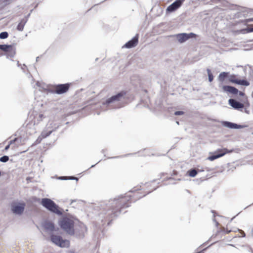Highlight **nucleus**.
Here are the masks:
<instances>
[{
  "instance_id": "a19ab883",
  "label": "nucleus",
  "mask_w": 253,
  "mask_h": 253,
  "mask_svg": "<svg viewBox=\"0 0 253 253\" xmlns=\"http://www.w3.org/2000/svg\"><path fill=\"white\" fill-rule=\"evenodd\" d=\"M10 145L11 144H9V143L7 145H6L4 148L5 150H7L9 148Z\"/></svg>"
},
{
  "instance_id": "39448f33",
  "label": "nucleus",
  "mask_w": 253,
  "mask_h": 253,
  "mask_svg": "<svg viewBox=\"0 0 253 253\" xmlns=\"http://www.w3.org/2000/svg\"><path fill=\"white\" fill-rule=\"evenodd\" d=\"M232 151V150H229L227 148H224L223 149H218L213 153H210V155L208 157L207 159L211 161H212L223 156L227 153H231Z\"/></svg>"
},
{
  "instance_id": "2eb2a0df",
  "label": "nucleus",
  "mask_w": 253,
  "mask_h": 253,
  "mask_svg": "<svg viewBox=\"0 0 253 253\" xmlns=\"http://www.w3.org/2000/svg\"><path fill=\"white\" fill-rule=\"evenodd\" d=\"M229 80L231 83L236 84L238 85H244L246 86H249L250 85V83L246 80H239L235 79L234 76H231Z\"/></svg>"
},
{
  "instance_id": "7ed1b4c3",
  "label": "nucleus",
  "mask_w": 253,
  "mask_h": 253,
  "mask_svg": "<svg viewBox=\"0 0 253 253\" xmlns=\"http://www.w3.org/2000/svg\"><path fill=\"white\" fill-rule=\"evenodd\" d=\"M59 225L68 234L70 235L74 234V222L72 219L66 216L63 217L61 220L59 221Z\"/></svg>"
},
{
  "instance_id": "9b49d317",
  "label": "nucleus",
  "mask_w": 253,
  "mask_h": 253,
  "mask_svg": "<svg viewBox=\"0 0 253 253\" xmlns=\"http://www.w3.org/2000/svg\"><path fill=\"white\" fill-rule=\"evenodd\" d=\"M25 207V204L24 203L13 205L11 207V211L13 213L21 215L24 211Z\"/></svg>"
},
{
  "instance_id": "20e7f679",
  "label": "nucleus",
  "mask_w": 253,
  "mask_h": 253,
  "mask_svg": "<svg viewBox=\"0 0 253 253\" xmlns=\"http://www.w3.org/2000/svg\"><path fill=\"white\" fill-rule=\"evenodd\" d=\"M87 231V227L83 223H80L74 229V234L76 238L82 239L85 237V234Z\"/></svg>"
},
{
  "instance_id": "f257e3e1",
  "label": "nucleus",
  "mask_w": 253,
  "mask_h": 253,
  "mask_svg": "<svg viewBox=\"0 0 253 253\" xmlns=\"http://www.w3.org/2000/svg\"><path fill=\"white\" fill-rule=\"evenodd\" d=\"M130 199V196L121 195L109 201L105 206L101 205L103 210L99 214L102 218L101 221L108 222L107 224L109 225L111 222L120 214L122 209L129 206L128 202Z\"/></svg>"
},
{
  "instance_id": "a18cd8bd",
  "label": "nucleus",
  "mask_w": 253,
  "mask_h": 253,
  "mask_svg": "<svg viewBox=\"0 0 253 253\" xmlns=\"http://www.w3.org/2000/svg\"><path fill=\"white\" fill-rule=\"evenodd\" d=\"M218 224H219L218 222L217 221H216L215 225H216V226L217 227H218Z\"/></svg>"
},
{
  "instance_id": "473e14b6",
  "label": "nucleus",
  "mask_w": 253,
  "mask_h": 253,
  "mask_svg": "<svg viewBox=\"0 0 253 253\" xmlns=\"http://www.w3.org/2000/svg\"><path fill=\"white\" fill-rule=\"evenodd\" d=\"M33 11V9L31 10L30 11V12L26 16H25L23 19H26V22L28 21V18H29V17L30 16V15H31V12H32Z\"/></svg>"
},
{
  "instance_id": "f8f14e48",
  "label": "nucleus",
  "mask_w": 253,
  "mask_h": 253,
  "mask_svg": "<svg viewBox=\"0 0 253 253\" xmlns=\"http://www.w3.org/2000/svg\"><path fill=\"white\" fill-rule=\"evenodd\" d=\"M229 104L234 109L243 112L244 105L243 103L237 101L235 99H230L228 100Z\"/></svg>"
},
{
  "instance_id": "4c0bfd02",
  "label": "nucleus",
  "mask_w": 253,
  "mask_h": 253,
  "mask_svg": "<svg viewBox=\"0 0 253 253\" xmlns=\"http://www.w3.org/2000/svg\"><path fill=\"white\" fill-rule=\"evenodd\" d=\"M59 179H61V180H67V179H68V178H67L66 177H65V176H60V177H59Z\"/></svg>"
},
{
  "instance_id": "423d86ee",
  "label": "nucleus",
  "mask_w": 253,
  "mask_h": 253,
  "mask_svg": "<svg viewBox=\"0 0 253 253\" xmlns=\"http://www.w3.org/2000/svg\"><path fill=\"white\" fill-rule=\"evenodd\" d=\"M51 241L55 245L64 248L66 247L67 244L68 245L69 242L66 240H63L61 236L55 235H51Z\"/></svg>"
},
{
  "instance_id": "864d4df0",
  "label": "nucleus",
  "mask_w": 253,
  "mask_h": 253,
  "mask_svg": "<svg viewBox=\"0 0 253 253\" xmlns=\"http://www.w3.org/2000/svg\"><path fill=\"white\" fill-rule=\"evenodd\" d=\"M169 180L172 179V178H171V177H169Z\"/></svg>"
},
{
  "instance_id": "2f4dec72",
  "label": "nucleus",
  "mask_w": 253,
  "mask_h": 253,
  "mask_svg": "<svg viewBox=\"0 0 253 253\" xmlns=\"http://www.w3.org/2000/svg\"><path fill=\"white\" fill-rule=\"evenodd\" d=\"M184 114V112L182 111H177L174 112V115L176 116L181 115Z\"/></svg>"
},
{
  "instance_id": "0eeeda50",
  "label": "nucleus",
  "mask_w": 253,
  "mask_h": 253,
  "mask_svg": "<svg viewBox=\"0 0 253 253\" xmlns=\"http://www.w3.org/2000/svg\"><path fill=\"white\" fill-rule=\"evenodd\" d=\"M196 35L193 33H182L176 35L177 40L180 43H183L187 40L190 39L196 38Z\"/></svg>"
},
{
  "instance_id": "37998d69",
  "label": "nucleus",
  "mask_w": 253,
  "mask_h": 253,
  "mask_svg": "<svg viewBox=\"0 0 253 253\" xmlns=\"http://www.w3.org/2000/svg\"><path fill=\"white\" fill-rule=\"evenodd\" d=\"M41 83L39 82H38L37 83H36V84L39 86H41Z\"/></svg>"
},
{
  "instance_id": "1a4fd4ad",
  "label": "nucleus",
  "mask_w": 253,
  "mask_h": 253,
  "mask_svg": "<svg viewBox=\"0 0 253 253\" xmlns=\"http://www.w3.org/2000/svg\"><path fill=\"white\" fill-rule=\"evenodd\" d=\"M55 86V93L57 94H62L66 93L68 91L70 86V84H58Z\"/></svg>"
},
{
  "instance_id": "f3484780",
  "label": "nucleus",
  "mask_w": 253,
  "mask_h": 253,
  "mask_svg": "<svg viewBox=\"0 0 253 253\" xmlns=\"http://www.w3.org/2000/svg\"><path fill=\"white\" fill-rule=\"evenodd\" d=\"M42 226L45 230L47 231H50L51 232L56 231L54 223L48 221H45L43 223Z\"/></svg>"
},
{
  "instance_id": "ea45409f",
  "label": "nucleus",
  "mask_w": 253,
  "mask_h": 253,
  "mask_svg": "<svg viewBox=\"0 0 253 253\" xmlns=\"http://www.w3.org/2000/svg\"><path fill=\"white\" fill-rule=\"evenodd\" d=\"M243 109L244 110V112H245V113H246L247 114H249L250 113V111H249L247 108H245L244 107V109Z\"/></svg>"
},
{
  "instance_id": "c03bdc74",
  "label": "nucleus",
  "mask_w": 253,
  "mask_h": 253,
  "mask_svg": "<svg viewBox=\"0 0 253 253\" xmlns=\"http://www.w3.org/2000/svg\"><path fill=\"white\" fill-rule=\"evenodd\" d=\"M211 211L212 213H213V217H215L214 213H215V211H213V210H212Z\"/></svg>"
},
{
  "instance_id": "ddd939ff",
  "label": "nucleus",
  "mask_w": 253,
  "mask_h": 253,
  "mask_svg": "<svg viewBox=\"0 0 253 253\" xmlns=\"http://www.w3.org/2000/svg\"><path fill=\"white\" fill-rule=\"evenodd\" d=\"M138 38L139 35L138 34H136L131 40L126 42L123 47H126V48L134 47L138 44Z\"/></svg>"
},
{
  "instance_id": "dca6fc26",
  "label": "nucleus",
  "mask_w": 253,
  "mask_h": 253,
  "mask_svg": "<svg viewBox=\"0 0 253 253\" xmlns=\"http://www.w3.org/2000/svg\"><path fill=\"white\" fill-rule=\"evenodd\" d=\"M222 89L224 91L229 92L234 95L237 94L239 92L237 88L230 85H223L222 86Z\"/></svg>"
},
{
  "instance_id": "de8ad7c7",
  "label": "nucleus",
  "mask_w": 253,
  "mask_h": 253,
  "mask_svg": "<svg viewBox=\"0 0 253 253\" xmlns=\"http://www.w3.org/2000/svg\"><path fill=\"white\" fill-rule=\"evenodd\" d=\"M235 217H236V216H234L233 218H232L230 219V222H231Z\"/></svg>"
},
{
  "instance_id": "cd10ccee",
  "label": "nucleus",
  "mask_w": 253,
  "mask_h": 253,
  "mask_svg": "<svg viewBox=\"0 0 253 253\" xmlns=\"http://www.w3.org/2000/svg\"><path fill=\"white\" fill-rule=\"evenodd\" d=\"M9 160V157L6 155L3 156L0 158V162L6 163Z\"/></svg>"
},
{
  "instance_id": "5fc2aeb1",
  "label": "nucleus",
  "mask_w": 253,
  "mask_h": 253,
  "mask_svg": "<svg viewBox=\"0 0 253 253\" xmlns=\"http://www.w3.org/2000/svg\"><path fill=\"white\" fill-rule=\"evenodd\" d=\"M176 124H177V125H179V122L177 121V122H176Z\"/></svg>"
},
{
  "instance_id": "6ab92c4d",
  "label": "nucleus",
  "mask_w": 253,
  "mask_h": 253,
  "mask_svg": "<svg viewBox=\"0 0 253 253\" xmlns=\"http://www.w3.org/2000/svg\"><path fill=\"white\" fill-rule=\"evenodd\" d=\"M27 22H26V19H22L20 22L18 23L16 29L19 31H22Z\"/></svg>"
},
{
  "instance_id": "f03ea898",
  "label": "nucleus",
  "mask_w": 253,
  "mask_h": 253,
  "mask_svg": "<svg viewBox=\"0 0 253 253\" xmlns=\"http://www.w3.org/2000/svg\"><path fill=\"white\" fill-rule=\"evenodd\" d=\"M42 205L49 211L58 215H62V211L59 210V206L52 200L43 198L41 201Z\"/></svg>"
},
{
  "instance_id": "c85d7f7f",
  "label": "nucleus",
  "mask_w": 253,
  "mask_h": 253,
  "mask_svg": "<svg viewBox=\"0 0 253 253\" xmlns=\"http://www.w3.org/2000/svg\"><path fill=\"white\" fill-rule=\"evenodd\" d=\"M244 30L246 31L247 33L253 32V25L247 26Z\"/></svg>"
},
{
  "instance_id": "49530a36",
  "label": "nucleus",
  "mask_w": 253,
  "mask_h": 253,
  "mask_svg": "<svg viewBox=\"0 0 253 253\" xmlns=\"http://www.w3.org/2000/svg\"><path fill=\"white\" fill-rule=\"evenodd\" d=\"M230 232H231V230H226V233L227 234H228V233H230Z\"/></svg>"
},
{
  "instance_id": "7c9ffc66",
  "label": "nucleus",
  "mask_w": 253,
  "mask_h": 253,
  "mask_svg": "<svg viewBox=\"0 0 253 253\" xmlns=\"http://www.w3.org/2000/svg\"><path fill=\"white\" fill-rule=\"evenodd\" d=\"M47 91L48 92L51 93H55V86L53 87V88H48L47 89Z\"/></svg>"
},
{
  "instance_id": "bb28decb",
  "label": "nucleus",
  "mask_w": 253,
  "mask_h": 253,
  "mask_svg": "<svg viewBox=\"0 0 253 253\" xmlns=\"http://www.w3.org/2000/svg\"><path fill=\"white\" fill-rule=\"evenodd\" d=\"M8 37V33L7 32H2L0 33V39H5Z\"/></svg>"
},
{
  "instance_id": "a878e982",
  "label": "nucleus",
  "mask_w": 253,
  "mask_h": 253,
  "mask_svg": "<svg viewBox=\"0 0 253 253\" xmlns=\"http://www.w3.org/2000/svg\"><path fill=\"white\" fill-rule=\"evenodd\" d=\"M207 71L208 75L209 81L210 82H211L213 80V76L210 69H207Z\"/></svg>"
},
{
  "instance_id": "09e8293b",
  "label": "nucleus",
  "mask_w": 253,
  "mask_h": 253,
  "mask_svg": "<svg viewBox=\"0 0 253 253\" xmlns=\"http://www.w3.org/2000/svg\"><path fill=\"white\" fill-rule=\"evenodd\" d=\"M213 221L214 222H215V223H216V221H217L216 220V219H215V218H214V219H213Z\"/></svg>"
},
{
  "instance_id": "412c9836",
  "label": "nucleus",
  "mask_w": 253,
  "mask_h": 253,
  "mask_svg": "<svg viewBox=\"0 0 253 253\" xmlns=\"http://www.w3.org/2000/svg\"><path fill=\"white\" fill-rule=\"evenodd\" d=\"M15 50H16L15 48L12 45L11 48H9L8 49V51H7L6 52L7 57H11V58L15 56V53H16Z\"/></svg>"
},
{
  "instance_id": "6e6552de",
  "label": "nucleus",
  "mask_w": 253,
  "mask_h": 253,
  "mask_svg": "<svg viewBox=\"0 0 253 253\" xmlns=\"http://www.w3.org/2000/svg\"><path fill=\"white\" fill-rule=\"evenodd\" d=\"M125 92L123 91L119 92L116 95H113L111 97L106 99L105 102L102 103V104L104 105H108L115 102L119 101L125 95Z\"/></svg>"
},
{
  "instance_id": "f704fd0d",
  "label": "nucleus",
  "mask_w": 253,
  "mask_h": 253,
  "mask_svg": "<svg viewBox=\"0 0 253 253\" xmlns=\"http://www.w3.org/2000/svg\"><path fill=\"white\" fill-rule=\"evenodd\" d=\"M17 140H18L17 138H15L14 139L10 140L9 141V144L11 145V144H13L14 143H15Z\"/></svg>"
},
{
  "instance_id": "b1692460",
  "label": "nucleus",
  "mask_w": 253,
  "mask_h": 253,
  "mask_svg": "<svg viewBox=\"0 0 253 253\" xmlns=\"http://www.w3.org/2000/svg\"><path fill=\"white\" fill-rule=\"evenodd\" d=\"M187 172L188 173V175L191 177H195L198 173L197 171L195 169H190Z\"/></svg>"
},
{
  "instance_id": "8fccbe9b",
  "label": "nucleus",
  "mask_w": 253,
  "mask_h": 253,
  "mask_svg": "<svg viewBox=\"0 0 253 253\" xmlns=\"http://www.w3.org/2000/svg\"><path fill=\"white\" fill-rule=\"evenodd\" d=\"M39 57H37L36 58V61L37 62L39 60Z\"/></svg>"
},
{
  "instance_id": "a211bd4d",
  "label": "nucleus",
  "mask_w": 253,
  "mask_h": 253,
  "mask_svg": "<svg viewBox=\"0 0 253 253\" xmlns=\"http://www.w3.org/2000/svg\"><path fill=\"white\" fill-rule=\"evenodd\" d=\"M49 127L50 126H46V128L42 131L41 135L42 138H45L48 137L53 132V129H49Z\"/></svg>"
},
{
  "instance_id": "6e6d98bb",
  "label": "nucleus",
  "mask_w": 253,
  "mask_h": 253,
  "mask_svg": "<svg viewBox=\"0 0 253 253\" xmlns=\"http://www.w3.org/2000/svg\"><path fill=\"white\" fill-rule=\"evenodd\" d=\"M1 171L0 170V176L1 175Z\"/></svg>"
},
{
  "instance_id": "4468645a",
  "label": "nucleus",
  "mask_w": 253,
  "mask_h": 253,
  "mask_svg": "<svg viewBox=\"0 0 253 253\" xmlns=\"http://www.w3.org/2000/svg\"><path fill=\"white\" fill-rule=\"evenodd\" d=\"M222 125L227 128L231 129H240L246 127V126L239 125L234 123L228 121H224L222 122Z\"/></svg>"
},
{
  "instance_id": "72a5a7b5",
  "label": "nucleus",
  "mask_w": 253,
  "mask_h": 253,
  "mask_svg": "<svg viewBox=\"0 0 253 253\" xmlns=\"http://www.w3.org/2000/svg\"><path fill=\"white\" fill-rule=\"evenodd\" d=\"M238 230L239 232L241 234V236L242 237H245L246 236V234L243 230L241 229H238Z\"/></svg>"
},
{
  "instance_id": "3c124183",
  "label": "nucleus",
  "mask_w": 253,
  "mask_h": 253,
  "mask_svg": "<svg viewBox=\"0 0 253 253\" xmlns=\"http://www.w3.org/2000/svg\"><path fill=\"white\" fill-rule=\"evenodd\" d=\"M17 65H18V66H20V63H19V61H17Z\"/></svg>"
},
{
  "instance_id": "c9c22d12",
  "label": "nucleus",
  "mask_w": 253,
  "mask_h": 253,
  "mask_svg": "<svg viewBox=\"0 0 253 253\" xmlns=\"http://www.w3.org/2000/svg\"><path fill=\"white\" fill-rule=\"evenodd\" d=\"M68 179H70V180H76L77 181L78 180V178L77 177H75V176H70L69 178H68Z\"/></svg>"
},
{
  "instance_id": "4be33fe9",
  "label": "nucleus",
  "mask_w": 253,
  "mask_h": 253,
  "mask_svg": "<svg viewBox=\"0 0 253 253\" xmlns=\"http://www.w3.org/2000/svg\"><path fill=\"white\" fill-rule=\"evenodd\" d=\"M228 74V72H223L220 73L218 76V80L221 82H223L224 79L227 77Z\"/></svg>"
},
{
  "instance_id": "e433bc0d",
  "label": "nucleus",
  "mask_w": 253,
  "mask_h": 253,
  "mask_svg": "<svg viewBox=\"0 0 253 253\" xmlns=\"http://www.w3.org/2000/svg\"><path fill=\"white\" fill-rule=\"evenodd\" d=\"M246 23L253 22V18H248L245 20Z\"/></svg>"
},
{
  "instance_id": "58836bf2",
  "label": "nucleus",
  "mask_w": 253,
  "mask_h": 253,
  "mask_svg": "<svg viewBox=\"0 0 253 253\" xmlns=\"http://www.w3.org/2000/svg\"><path fill=\"white\" fill-rule=\"evenodd\" d=\"M238 93L240 96H243L245 95V93L242 91H239Z\"/></svg>"
},
{
  "instance_id": "603ef678",
  "label": "nucleus",
  "mask_w": 253,
  "mask_h": 253,
  "mask_svg": "<svg viewBox=\"0 0 253 253\" xmlns=\"http://www.w3.org/2000/svg\"><path fill=\"white\" fill-rule=\"evenodd\" d=\"M95 166V165H92V166L90 167V168H93V167H94Z\"/></svg>"
},
{
  "instance_id": "9d476101",
  "label": "nucleus",
  "mask_w": 253,
  "mask_h": 253,
  "mask_svg": "<svg viewBox=\"0 0 253 253\" xmlns=\"http://www.w3.org/2000/svg\"><path fill=\"white\" fill-rule=\"evenodd\" d=\"M185 0H175L166 9L167 12L171 13L176 11L182 4Z\"/></svg>"
},
{
  "instance_id": "393cba45",
  "label": "nucleus",
  "mask_w": 253,
  "mask_h": 253,
  "mask_svg": "<svg viewBox=\"0 0 253 253\" xmlns=\"http://www.w3.org/2000/svg\"><path fill=\"white\" fill-rule=\"evenodd\" d=\"M60 125L58 123H54L53 124H50L48 126H50L49 129H53V131H55Z\"/></svg>"
},
{
  "instance_id": "c756f323",
  "label": "nucleus",
  "mask_w": 253,
  "mask_h": 253,
  "mask_svg": "<svg viewBox=\"0 0 253 253\" xmlns=\"http://www.w3.org/2000/svg\"><path fill=\"white\" fill-rule=\"evenodd\" d=\"M42 139H43V138H42V136L41 135L40 136H39L38 137V138L36 140L35 143L36 144H38L40 143L41 142L42 140Z\"/></svg>"
},
{
  "instance_id": "5701e85b",
  "label": "nucleus",
  "mask_w": 253,
  "mask_h": 253,
  "mask_svg": "<svg viewBox=\"0 0 253 253\" xmlns=\"http://www.w3.org/2000/svg\"><path fill=\"white\" fill-rule=\"evenodd\" d=\"M11 45L9 44H0V49L6 52L9 48H11Z\"/></svg>"
},
{
  "instance_id": "aec40b11",
  "label": "nucleus",
  "mask_w": 253,
  "mask_h": 253,
  "mask_svg": "<svg viewBox=\"0 0 253 253\" xmlns=\"http://www.w3.org/2000/svg\"><path fill=\"white\" fill-rule=\"evenodd\" d=\"M44 116L43 114H39L38 116L35 117L34 118V119L33 120V123L34 125H38L43 118H44Z\"/></svg>"
},
{
  "instance_id": "79ce46f5",
  "label": "nucleus",
  "mask_w": 253,
  "mask_h": 253,
  "mask_svg": "<svg viewBox=\"0 0 253 253\" xmlns=\"http://www.w3.org/2000/svg\"><path fill=\"white\" fill-rule=\"evenodd\" d=\"M25 68H26V66L25 64H23V66L21 67V69L24 71Z\"/></svg>"
}]
</instances>
